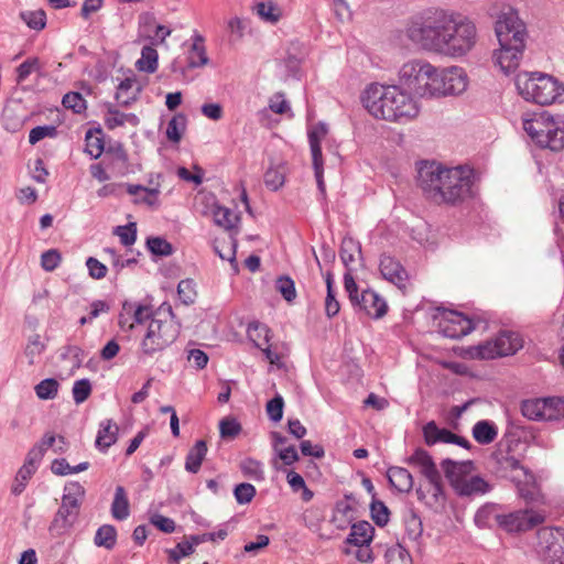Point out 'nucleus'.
<instances>
[{
    "mask_svg": "<svg viewBox=\"0 0 564 564\" xmlns=\"http://www.w3.org/2000/svg\"><path fill=\"white\" fill-rule=\"evenodd\" d=\"M406 34L425 50L452 56L464 55L477 41V30L473 22L443 11L429 12L413 19Z\"/></svg>",
    "mask_w": 564,
    "mask_h": 564,
    "instance_id": "1",
    "label": "nucleus"
},
{
    "mask_svg": "<svg viewBox=\"0 0 564 564\" xmlns=\"http://www.w3.org/2000/svg\"><path fill=\"white\" fill-rule=\"evenodd\" d=\"M147 324L140 341V357H153L172 345L180 335L181 325L175 321L172 305L162 303L156 310L148 303L124 302L118 317V325L124 333Z\"/></svg>",
    "mask_w": 564,
    "mask_h": 564,
    "instance_id": "2",
    "label": "nucleus"
},
{
    "mask_svg": "<svg viewBox=\"0 0 564 564\" xmlns=\"http://www.w3.org/2000/svg\"><path fill=\"white\" fill-rule=\"evenodd\" d=\"M474 169L467 165L445 167L424 163L419 169L417 186L425 198L436 205L455 206L473 196Z\"/></svg>",
    "mask_w": 564,
    "mask_h": 564,
    "instance_id": "3",
    "label": "nucleus"
},
{
    "mask_svg": "<svg viewBox=\"0 0 564 564\" xmlns=\"http://www.w3.org/2000/svg\"><path fill=\"white\" fill-rule=\"evenodd\" d=\"M366 110L376 119L408 123L420 115L417 99L405 87L370 84L361 95Z\"/></svg>",
    "mask_w": 564,
    "mask_h": 564,
    "instance_id": "4",
    "label": "nucleus"
},
{
    "mask_svg": "<svg viewBox=\"0 0 564 564\" xmlns=\"http://www.w3.org/2000/svg\"><path fill=\"white\" fill-rule=\"evenodd\" d=\"M495 30L500 44L494 54L495 62L505 74L512 73L519 67L525 47V24L509 8L499 15Z\"/></svg>",
    "mask_w": 564,
    "mask_h": 564,
    "instance_id": "5",
    "label": "nucleus"
},
{
    "mask_svg": "<svg viewBox=\"0 0 564 564\" xmlns=\"http://www.w3.org/2000/svg\"><path fill=\"white\" fill-rule=\"evenodd\" d=\"M517 87L523 99L540 106L553 105L564 95V85L556 77L540 72L520 74Z\"/></svg>",
    "mask_w": 564,
    "mask_h": 564,
    "instance_id": "6",
    "label": "nucleus"
},
{
    "mask_svg": "<svg viewBox=\"0 0 564 564\" xmlns=\"http://www.w3.org/2000/svg\"><path fill=\"white\" fill-rule=\"evenodd\" d=\"M523 129L532 142L542 149H564V121L546 111L532 113L523 119Z\"/></svg>",
    "mask_w": 564,
    "mask_h": 564,
    "instance_id": "7",
    "label": "nucleus"
},
{
    "mask_svg": "<svg viewBox=\"0 0 564 564\" xmlns=\"http://www.w3.org/2000/svg\"><path fill=\"white\" fill-rule=\"evenodd\" d=\"M523 347L519 333L501 332L495 339L468 347H454L453 351L460 358L469 360H490L516 354Z\"/></svg>",
    "mask_w": 564,
    "mask_h": 564,
    "instance_id": "8",
    "label": "nucleus"
},
{
    "mask_svg": "<svg viewBox=\"0 0 564 564\" xmlns=\"http://www.w3.org/2000/svg\"><path fill=\"white\" fill-rule=\"evenodd\" d=\"M492 516L499 528L507 533L527 532L543 524L546 520V514L543 510L530 508L506 514H494V508L484 507L477 511L475 521L478 527H485Z\"/></svg>",
    "mask_w": 564,
    "mask_h": 564,
    "instance_id": "9",
    "label": "nucleus"
},
{
    "mask_svg": "<svg viewBox=\"0 0 564 564\" xmlns=\"http://www.w3.org/2000/svg\"><path fill=\"white\" fill-rule=\"evenodd\" d=\"M445 477L459 496L485 494L489 485L479 476L471 474L470 463L444 460L442 464Z\"/></svg>",
    "mask_w": 564,
    "mask_h": 564,
    "instance_id": "10",
    "label": "nucleus"
},
{
    "mask_svg": "<svg viewBox=\"0 0 564 564\" xmlns=\"http://www.w3.org/2000/svg\"><path fill=\"white\" fill-rule=\"evenodd\" d=\"M401 83L414 95L422 98L431 97L432 65L414 61L403 65Z\"/></svg>",
    "mask_w": 564,
    "mask_h": 564,
    "instance_id": "11",
    "label": "nucleus"
},
{
    "mask_svg": "<svg viewBox=\"0 0 564 564\" xmlns=\"http://www.w3.org/2000/svg\"><path fill=\"white\" fill-rule=\"evenodd\" d=\"M436 318L440 333L449 338H460L474 329L473 321L457 311L442 310Z\"/></svg>",
    "mask_w": 564,
    "mask_h": 564,
    "instance_id": "12",
    "label": "nucleus"
},
{
    "mask_svg": "<svg viewBox=\"0 0 564 564\" xmlns=\"http://www.w3.org/2000/svg\"><path fill=\"white\" fill-rule=\"evenodd\" d=\"M65 490L57 516L70 525L77 519L85 490L78 482L69 484Z\"/></svg>",
    "mask_w": 564,
    "mask_h": 564,
    "instance_id": "13",
    "label": "nucleus"
},
{
    "mask_svg": "<svg viewBox=\"0 0 564 564\" xmlns=\"http://www.w3.org/2000/svg\"><path fill=\"white\" fill-rule=\"evenodd\" d=\"M408 464L419 468L420 473L433 486L435 492L442 490V477L434 464L431 455L423 448H416L406 459Z\"/></svg>",
    "mask_w": 564,
    "mask_h": 564,
    "instance_id": "14",
    "label": "nucleus"
},
{
    "mask_svg": "<svg viewBox=\"0 0 564 564\" xmlns=\"http://www.w3.org/2000/svg\"><path fill=\"white\" fill-rule=\"evenodd\" d=\"M379 270L384 280L405 292L410 282V275L399 260L383 254L380 259Z\"/></svg>",
    "mask_w": 564,
    "mask_h": 564,
    "instance_id": "15",
    "label": "nucleus"
},
{
    "mask_svg": "<svg viewBox=\"0 0 564 564\" xmlns=\"http://www.w3.org/2000/svg\"><path fill=\"white\" fill-rule=\"evenodd\" d=\"M104 153L102 163L111 174L123 176L128 173L129 155L122 143H110Z\"/></svg>",
    "mask_w": 564,
    "mask_h": 564,
    "instance_id": "16",
    "label": "nucleus"
},
{
    "mask_svg": "<svg viewBox=\"0 0 564 564\" xmlns=\"http://www.w3.org/2000/svg\"><path fill=\"white\" fill-rule=\"evenodd\" d=\"M423 437L426 445L432 446L436 443L467 445V441L454 434L447 429H440L434 421L427 422L423 426Z\"/></svg>",
    "mask_w": 564,
    "mask_h": 564,
    "instance_id": "17",
    "label": "nucleus"
},
{
    "mask_svg": "<svg viewBox=\"0 0 564 564\" xmlns=\"http://www.w3.org/2000/svg\"><path fill=\"white\" fill-rule=\"evenodd\" d=\"M354 305L358 306L368 316L380 318L386 315L388 311L387 302L375 291L364 290Z\"/></svg>",
    "mask_w": 564,
    "mask_h": 564,
    "instance_id": "18",
    "label": "nucleus"
},
{
    "mask_svg": "<svg viewBox=\"0 0 564 564\" xmlns=\"http://www.w3.org/2000/svg\"><path fill=\"white\" fill-rule=\"evenodd\" d=\"M104 123L108 130H115L126 124L135 127L139 124V118L134 113L121 112L116 106L109 104L106 105Z\"/></svg>",
    "mask_w": 564,
    "mask_h": 564,
    "instance_id": "19",
    "label": "nucleus"
},
{
    "mask_svg": "<svg viewBox=\"0 0 564 564\" xmlns=\"http://www.w3.org/2000/svg\"><path fill=\"white\" fill-rule=\"evenodd\" d=\"M118 435L119 426L115 421L111 419L101 421L99 423L95 445L99 451L106 452L109 447L116 444Z\"/></svg>",
    "mask_w": 564,
    "mask_h": 564,
    "instance_id": "20",
    "label": "nucleus"
},
{
    "mask_svg": "<svg viewBox=\"0 0 564 564\" xmlns=\"http://www.w3.org/2000/svg\"><path fill=\"white\" fill-rule=\"evenodd\" d=\"M375 538V528L368 521H358L350 527V532L346 539L348 546H362L371 544Z\"/></svg>",
    "mask_w": 564,
    "mask_h": 564,
    "instance_id": "21",
    "label": "nucleus"
},
{
    "mask_svg": "<svg viewBox=\"0 0 564 564\" xmlns=\"http://www.w3.org/2000/svg\"><path fill=\"white\" fill-rule=\"evenodd\" d=\"M445 96L463 93L467 87V76L463 68L453 66L444 68Z\"/></svg>",
    "mask_w": 564,
    "mask_h": 564,
    "instance_id": "22",
    "label": "nucleus"
},
{
    "mask_svg": "<svg viewBox=\"0 0 564 564\" xmlns=\"http://www.w3.org/2000/svg\"><path fill=\"white\" fill-rule=\"evenodd\" d=\"M126 191L128 194L134 196L133 204L147 205L151 208L159 206L160 191L158 188H148L142 185L126 184Z\"/></svg>",
    "mask_w": 564,
    "mask_h": 564,
    "instance_id": "23",
    "label": "nucleus"
},
{
    "mask_svg": "<svg viewBox=\"0 0 564 564\" xmlns=\"http://www.w3.org/2000/svg\"><path fill=\"white\" fill-rule=\"evenodd\" d=\"M208 447L204 440H198L188 451L185 458V469L188 473L197 474L202 467V464L206 457Z\"/></svg>",
    "mask_w": 564,
    "mask_h": 564,
    "instance_id": "24",
    "label": "nucleus"
},
{
    "mask_svg": "<svg viewBox=\"0 0 564 564\" xmlns=\"http://www.w3.org/2000/svg\"><path fill=\"white\" fill-rule=\"evenodd\" d=\"M203 214L212 216L214 223L226 230L235 228L239 223L237 214H235L230 208L220 205L213 209H203Z\"/></svg>",
    "mask_w": 564,
    "mask_h": 564,
    "instance_id": "25",
    "label": "nucleus"
},
{
    "mask_svg": "<svg viewBox=\"0 0 564 564\" xmlns=\"http://www.w3.org/2000/svg\"><path fill=\"white\" fill-rule=\"evenodd\" d=\"M105 140L101 128L89 129L85 135V152L93 159H98L105 152Z\"/></svg>",
    "mask_w": 564,
    "mask_h": 564,
    "instance_id": "26",
    "label": "nucleus"
},
{
    "mask_svg": "<svg viewBox=\"0 0 564 564\" xmlns=\"http://www.w3.org/2000/svg\"><path fill=\"white\" fill-rule=\"evenodd\" d=\"M387 475L391 486L399 492H408L412 489L413 478L408 469L397 466L390 467Z\"/></svg>",
    "mask_w": 564,
    "mask_h": 564,
    "instance_id": "27",
    "label": "nucleus"
},
{
    "mask_svg": "<svg viewBox=\"0 0 564 564\" xmlns=\"http://www.w3.org/2000/svg\"><path fill=\"white\" fill-rule=\"evenodd\" d=\"M269 111L286 118L293 117L290 102L286 100L283 93H275L270 97L268 108L260 112L261 120H264L269 116Z\"/></svg>",
    "mask_w": 564,
    "mask_h": 564,
    "instance_id": "28",
    "label": "nucleus"
},
{
    "mask_svg": "<svg viewBox=\"0 0 564 564\" xmlns=\"http://www.w3.org/2000/svg\"><path fill=\"white\" fill-rule=\"evenodd\" d=\"M159 67V53L153 45L142 47L141 57L135 62L139 72L153 74Z\"/></svg>",
    "mask_w": 564,
    "mask_h": 564,
    "instance_id": "29",
    "label": "nucleus"
},
{
    "mask_svg": "<svg viewBox=\"0 0 564 564\" xmlns=\"http://www.w3.org/2000/svg\"><path fill=\"white\" fill-rule=\"evenodd\" d=\"M44 62L37 56L28 57L17 69V83H24L32 74H41L44 68Z\"/></svg>",
    "mask_w": 564,
    "mask_h": 564,
    "instance_id": "30",
    "label": "nucleus"
},
{
    "mask_svg": "<svg viewBox=\"0 0 564 564\" xmlns=\"http://www.w3.org/2000/svg\"><path fill=\"white\" fill-rule=\"evenodd\" d=\"M247 336L256 347L262 349L270 340L271 330L265 324L253 321L247 327Z\"/></svg>",
    "mask_w": 564,
    "mask_h": 564,
    "instance_id": "31",
    "label": "nucleus"
},
{
    "mask_svg": "<svg viewBox=\"0 0 564 564\" xmlns=\"http://www.w3.org/2000/svg\"><path fill=\"white\" fill-rule=\"evenodd\" d=\"M496 426L488 421H479L474 425L473 436L477 443L486 445L492 443L497 437Z\"/></svg>",
    "mask_w": 564,
    "mask_h": 564,
    "instance_id": "32",
    "label": "nucleus"
},
{
    "mask_svg": "<svg viewBox=\"0 0 564 564\" xmlns=\"http://www.w3.org/2000/svg\"><path fill=\"white\" fill-rule=\"evenodd\" d=\"M188 65L192 67H200L207 63V54L204 44V39L200 35H196L193 40L192 47L188 52Z\"/></svg>",
    "mask_w": 564,
    "mask_h": 564,
    "instance_id": "33",
    "label": "nucleus"
},
{
    "mask_svg": "<svg viewBox=\"0 0 564 564\" xmlns=\"http://www.w3.org/2000/svg\"><path fill=\"white\" fill-rule=\"evenodd\" d=\"M94 542L97 546L112 550L117 544V530L111 524L101 525L95 535Z\"/></svg>",
    "mask_w": 564,
    "mask_h": 564,
    "instance_id": "34",
    "label": "nucleus"
},
{
    "mask_svg": "<svg viewBox=\"0 0 564 564\" xmlns=\"http://www.w3.org/2000/svg\"><path fill=\"white\" fill-rule=\"evenodd\" d=\"M111 514L117 520H123L129 516V501L124 488L121 486L116 489L111 505Z\"/></svg>",
    "mask_w": 564,
    "mask_h": 564,
    "instance_id": "35",
    "label": "nucleus"
},
{
    "mask_svg": "<svg viewBox=\"0 0 564 564\" xmlns=\"http://www.w3.org/2000/svg\"><path fill=\"white\" fill-rule=\"evenodd\" d=\"M286 166L285 164H279L273 167H269L264 174V184L270 191H278L283 186L285 182Z\"/></svg>",
    "mask_w": 564,
    "mask_h": 564,
    "instance_id": "36",
    "label": "nucleus"
},
{
    "mask_svg": "<svg viewBox=\"0 0 564 564\" xmlns=\"http://www.w3.org/2000/svg\"><path fill=\"white\" fill-rule=\"evenodd\" d=\"M522 413L530 420H546V400L545 399H534L527 400L522 403L521 406Z\"/></svg>",
    "mask_w": 564,
    "mask_h": 564,
    "instance_id": "37",
    "label": "nucleus"
},
{
    "mask_svg": "<svg viewBox=\"0 0 564 564\" xmlns=\"http://www.w3.org/2000/svg\"><path fill=\"white\" fill-rule=\"evenodd\" d=\"M327 128L324 124H316L310 132H308V141L312 152V159H323L322 153V141L327 135Z\"/></svg>",
    "mask_w": 564,
    "mask_h": 564,
    "instance_id": "38",
    "label": "nucleus"
},
{
    "mask_svg": "<svg viewBox=\"0 0 564 564\" xmlns=\"http://www.w3.org/2000/svg\"><path fill=\"white\" fill-rule=\"evenodd\" d=\"M262 351L271 365L279 368L283 367L284 359L288 356V348L284 345H265Z\"/></svg>",
    "mask_w": 564,
    "mask_h": 564,
    "instance_id": "39",
    "label": "nucleus"
},
{
    "mask_svg": "<svg viewBox=\"0 0 564 564\" xmlns=\"http://www.w3.org/2000/svg\"><path fill=\"white\" fill-rule=\"evenodd\" d=\"M20 17L33 30L41 31L46 25V13L43 9L24 11Z\"/></svg>",
    "mask_w": 564,
    "mask_h": 564,
    "instance_id": "40",
    "label": "nucleus"
},
{
    "mask_svg": "<svg viewBox=\"0 0 564 564\" xmlns=\"http://www.w3.org/2000/svg\"><path fill=\"white\" fill-rule=\"evenodd\" d=\"M186 126V118L185 116L178 113L175 115L166 127V138L172 142H180L182 138V133Z\"/></svg>",
    "mask_w": 564,
    "mask_h": 564,
    "instance_id": "41",
    "label": "nucleus"
},
{
    "mask_svg": "<svg viewBox=\"0 0 564 564\" xmlns=\"http://www.w3.org/2000/svg\"><path fill=\"white\" fill-rule=\"evenodd\" d=\"M326 286H327V295L325 299V312L328 317H333L338 314L340 310L339 302L335 297V293L333 290V275L330 272L326 274Z\"/></svg>",
    "mask_w": 564,
    "mask_h": 564,
    "instance_id": "42",
    "label": "nucleus"
},
{
    "mask_svg": "<svg viewBox=\"0 0 564 564\" xmlns=\"http://www.w3.org/2000/svg\"><path fill=\"white\" fill-rule=\"evenodd\" d=\"M177 295L183 304H193L197 297V291L194 281L191 279L182 280L177 285Z\"/></svg>",
    "mask_w": 564,
    "mask_h": 564,
    "instance_id": "43",
    "label": "nucleus"
},
{
    "mask_svg": "<svg viewBox=\"0 0 564 564\" xmlns=\"http://www.w3.org/2000/svg\"><path fill=\"white\" fill-rule=\"evenodd\" d=\"M64 108L72 110L74 113H83L87 109V104L82 94L77 91L67 93L62 100Z\"/></svg>",
    "mask_w": 564,
    "mask_h": 564,
    "instance_id": "44",
    "label": "nucleus"
},
{
    "mask_svg": "<svg viewBox=\"0 0 564 564\" xmlns=\"http://www.w3.org/2000/svg\"><path fill=\"white\" fill-rule=\"evenodd\" d=\"M58 389L59 383L53 378L42 380L34 388L36 395L42 400L54 399L58 393Z\"/></svg>",
    "mask_w": 564,
    "mask_h": 564,
    "instance_id": "45",
    "label": "nucleus"
},
{
    "mask_svg": "<svg viewBox=\"0 0 564 564\" xmlns=\"http://www.w3.org/2000/svg\"><path fill=\"white\" fill-rule=\"evenodd\" d=\"M56 441L58 442L57 447L54 449L56 453H64L66 451V441L62 435L56 436L53 433H46L42 437V440L35 445L43 454L46 453L48 448L54 447Z\"/></svg>",
    "mask_w": 564,
    "mask_h": 564,
    "instance_id": "46",
    "label": "nucleus"
},
{
    "mask_svg": "<svg viewBox=\"0 0 564 564\" xmlns=\"http://www.w3.org/2000/svg\"><path fill=\"white\" fill-rule=\"evenodd\" d=\"M89 464L87 462L80 463L77 466H69V464L66 462V459H55L52 462L51 469L55 475L58 476H65L69 474H76L79 471H84L88 468Z\"/></svg>",
    "mask_w": 564,
    "mask_h": 564,
    "instance_id": "47",
    "label": "nucleus"
},
{
    "mask_svg": "<svg viewBox=\"0 0 564 564\" xmlns=\"http://www.w3.org/2000/svg\"><path fill=\"white\" fill-rule=\"evenodd\" d=\"M257 13L265 21L276 23L282 12L280 8L272 1L260 2L257 4Z\"/></svg>",
    "mask_w": 564,
    "mask_h": 564,
    "instance_id": "48",
    "label": "nucleus"
},
{
    "mask_svg": "<svg viewBox=\"0 0 564 564\" xmlns=\"http://www.w3.org/2000/svg\"><path fill=\"white\" fill-rule=\"evenodd\" d=\"M275 289L289 303L293 302L296 297L295 284L290 276H279L275 281Z\"/></svg>",
    "mask_w": 564,
    "mask_h": 564,
    "instance_id": "49",
    "label": "nucleus"
},
{
    "mask_svg": "<svg viewBox=\"0 0 564 564\" xmlns=\"http://www.w3.org/2000/svg\"><path fill=\"white\" fill-rule=\"evenodd\" d=\"M137 85L135 78H124L118 86L116 91V99L121 105L128 106L131 101L135 99V95H128V91L131 90Z\"/></svg>",
    "mask_w": 564,
    "mask_h": 564,
    "instance_id": "50",
    "label": "nucleus"
},
{
    "mask_svg": "<svg viewBox=\"0 0 564 564\" xmlns=\"http://www.w3.org/2000/svg\"><path fill=\"white\" fill-rule=\"evenodd\" d=\"M240 470L245 477L253 480H262L263 470L261 464L253 458H246L240 463Z\"/></svg>",
    "mask_w": 564,
    "mask_h": 564,
    "instance_id": "51",
    "label": "nucleus"
},
{
    "mask_svg": "<svg viewBox=\"0 0 564 564\" xmlns=\"http://www.w3.org/2000/svg\"><path fill=\"white\" fill-rule=\"evenodd\" d=\"M546 421L561 420L564 417V398H547Z\"/></svg>",
    "mask_w": 564,
    "mask_h": 564,
    "instance_id": "52",
    "label": "nucleus"
},
{
    "mask_svg": "<svg viewBox=\"0 0 564 564\" xmlns=\"http://www.w3.org/2000/svg\"><path fill=\"white\" fill-rule=\"evenodd\" d=\"M110 310V305L107 301L97 300L90 303L89 313L87 316H83L79 319L80 325H85L87 323H91L95 318H97L100 314L108 313Z\"/></svg>",
    "mask_w": 564,
    "mask_h": 564,
    "instance_id": "53",
    "label": "nucleus"
},
{
    "mask_svg": "<svg viewBox=\"0 0 564 564\" xmlns=\"http://www.w3.org/2000/svg\"><path fill=\"white\" fill-rule=\"evenodd\" d=\"M93 387L88 379L75 381L73 386V398L77 404L85 402L91 394Z\"/></svg>",
    "mask_w": 564,
    "mask_h": 564,
    "instance_id": "54",
    "label": "nucleus"
},
{
    "mask_svg": "<svg viewBox=\"0 0 564 564\" xmlns=\"http://www.w3.org/2000/svg\"><path fill=\"white\" fill-rule=\"evenodd\" d=\"M115 235L119 237L120 242L123 246L130 247L137 239V225L134 223H130L126 226H118L115 229Z\"/></svg>",
    "mask_w": 564,
    "mask_h": 564,
    "instance_id": "55",
    "label": "nucleus"
},
{
    "mask_svg": "<svg viewBox=\"0 0 564 564\" xmlns=\"http://www.w3.org/2000/svg\"><path fill=\"white\" fill-rule=\"evenodd\" d=\"M58 131L55 126H39L29 133V142L34 145L45 138H55Z\"/></svg>",
    "mask_w": 564,
    "mask_h": 564,
    "instance_id": "56",
    "label": "nucleus"
},
{
    "mask_svg": "<svg viewBox=\"0 0 564 564\" xmlns=\"http://www.w3.org/2000/svg\"><path fill=\"white\" fill-rule=\"evenodd\" d=\"M445 96L444 68L438 69L432 65L431 97Z\"/></svg>",
    "mask_w": 564,
    "mask_h": 564,
    "instance_id": "57",
    "label": "nucleus"
},
{
    "mask_svg": "<svg viewBox=\"0 0 564 564\" xmlns=\"http://www.w3.org/2000/svg\"><path fill=\"white\" fill-rule=\"evenodd\" d=\"M166 553L170 562L177 563L181 557H185L194 553L193 543L189 541L180 542L174 549L167 550Z\"/></svg>",
    "mask_w": 564,
    "mask_h": 564,
    "instance_id": "58",
    "label": "nucleus"
},
{
    "mask_svg": "<svg viewBox=\"0 0 564 564\" xmlns=\"http://www.w3.org/2000/svg\"><path fill=\"white\" fill-rule=\"evenodd\" d=\"M220 435L224 438H235L241 431L240 423L234 417H225L219 424Z\"/></svg>",
    "mask_w": 564,
    "mask_h": 564,
    "instance_id": "59",
    "label": "nucleus"
},
{
    "mask_svg": "<svg viewBox=\"0 0 564 564\" xmlns=\"http://www.w3.org/2000/svg\"><path fill=\"white\" fill-rule=\"evenodd\" d=\"M256 488L248 482L239 484L235 487L234 495L239 503H249L254 498Z\"/></svg>",
    "mask_w": 564,
    "mask_h": 564,
    "instance_id": "60",
    "label": "nucleus"
},
{
    "mask_svg": "<svg viewBox=\"0 0 564 564\" xmlns=\"http://www.w3.org/2000/svg\"><path fill=\"white\" fill-rule=\"evenodd\" d=\"M62 256L56 249L45 251L41 257V265L47 271H54L61 263Z\"/></svg>",
    "mask_w": 564,
    "mask_h": 564,
    "instance_id": "61",
    "label": "nucleus"
},
{
    "mask_svg": "<svg viewBox=\"0 0 564 564\" xmlns=\"http://www.w3.org/2000/svg\"><path fill=\"white\" fill-rule=\"evenodd\" d=\"M86 267L88 269L89 276L94 280H101L106 278L108 273L107 267L94 257H89L86 260Z\"/></svg>",
    "mask_w": 564,
    "mask_h": 564,
    "instance_id": "62",
    "label": "nucleus"
},
{
    "mask_svg": "<svg viewBox=\"0 0 564 564\" xmlns=\"http://www.w3.org/2000/svg\"><path fill=\"white\" fill-rule=\"evenodd\" d=\"M372 520L379 527H384L390 519V512L382 502H373L371 506Z\"/></svg>",
    "mask_w": 564,
    "mask_h": 564,
    "instance_id": "63",
    "label": "nucleus"
},
{
    "mask_svg": "<svg viewBox=\"0 0 564 564\" xmlns=\"http://www.w3.org/2000/svg\"><path fill=\"white\" fill-rule=\"evenodd\" d=\"M283 405L284 402L281 395H275L267 403V413L272 421L279 422L282 419Z\"/></svg>",
    "mask_w": 564,
    "mask_h": 564,
    "instance_id": "64",
    "label": "nucleus"
}]
</instances>
